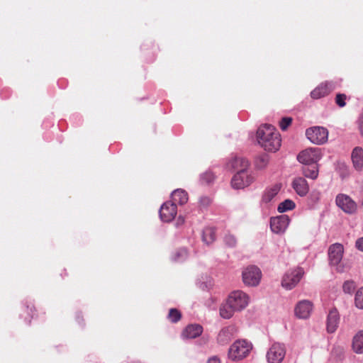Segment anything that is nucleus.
Masks as SVG:
<instances>
[{"label": "nucleus", "instance_id": "25", "mask_svg": "<svg viewBox=\"0 0 363 363\" xmlns=\"http://www.w3.org/2000/svg\"><path fill=\"white\" fill-rule=\"evenodd\" d=\"M172 199L174 203H178L183 205L188 201V194L184 190L177 189L172 192Z\"/></svg>", "mask_w": 363, "mask_h": 363}, {"label": "nucleus", "instance_id": "22", "mask_svg": "<svg viewBox=\"0 0 363 363\" xmlns=\"http://www.w3.org/2000/svg\"><path fill=\"white\" fill-rule=\"evenodd\" d=\"M352 349L356 354H363V330L358 331L353 337Z\"/></svg>", "mask_w": 363, "mask_h": 363}, {"label": "nucleus", "instance_id": "8", "mask_svg": "<svg viewBox=\"0 0 363 363\" xmlns=\"http://www.w3.org/2000/svg\"><path fill=\"white\" fill-rule=\"evenodd\" d=\"M286 354V348L284 345L275 342L269 349L267 353L268 363H281Z\"/></svg>", "mask_w": 363, "mask_h": 363}, {"label": "nucleus", "instance_id": "30", "mask_svg": "<svg viewBox=\"0 0 363 363\" xmlns=\"http://www.w3.org/2000/svg\"><path fill=\"white\" fill-rule=\"evenodd\" d=\"M269 161V159L268 155H261L256 159V161H255L256 167L259 169H263L268 164Z\"/></svg>", "mask_w": 363, "mask_h": 363}, {"label": "nucleus", "instance_id": "40", "mask_svg": "<svg viewBox=\"0 0 363 363\" xmlns=\"http://www.w3.org/2000/svg\"><path fill=\"white\" fill-rule=\"evenodd\" d=\"M208 363H220V362L218 358L213 357L208 359Z\"/></svg>", "mask_w": 363, "mask_h": 363}, {"label": "nucleus", "instance_id": "34", "mask_svg": "<svg viewBox=\"0 0 363 363\" xmlns=\"http://www.w3.org/2000/svg\"><path fill=\"white\" fill-rule=\"evenodd\" d=\"M347 96L344 94H337L335 97V103L340 107H344L346 105L345 100Z\"/></svg>", "mask_w": 363, "mask_h": 363}, {"label": "nucleus", "instance_id": "42", "mask_svg": "<svg viewBox=\"0 0 363 363\" xmlns=\"http://www.w3.org/2000/svg\"><path fill=\"white\" fill-rule=\"evenodd\" d=\"M184 223V218L179 216L177 220V225H182Z\"/></svg>", "mask_w": 363, "mask_h": 363}, {"label": "nucleus", "instance_id": "20", "mask_svg": "<svg viewBox=\"0 0 363 363\" xmlns=\"http://www.w3.org/2000/svg\"><path fill=\"white\" fill-rule=\"evenodd\" d=\"M203 332V328L199 324L189 325L182 332V336L184 338H196Z\"/></svg>", "mask_w": 363, "mask_h": 363}, {"label": "nucleus", "instance_id": "21", "mask_svg": "<svg viewBox=\"0 0 363 363\" xmlns=\"http://www.w3.org/2000/svg\"><path fill=\"white\" fill-rule=\"evenodd\" d=\"M339 323V314L336 309L329 312L327 320V330L329 333H334L337 328Z\"/></svg>", "mask_w": 363, "mask_h": 363}, {"label": "nucleus", "instance_id": "11", "mask_svg": "<svg viewBox=\"0 0 363 363\" xmlns=\"http://www.w3.org/2000/svg\"><path fill=\"white\" fill-rule=\"evenodd\" d=\"M313 303L308 300H302L297 303L294 308L296 317L299 319H307L313 311Z\"/></svg>", "mask_w": 363, "mask_h": 363}, {"label": "nucleus", "instance_id": "14", "mask_svg": "<svg viewBox=\"0 0 363 363\" xmlns=\"http://www.w3.org/2000/svg\"><path fill=\"white\" fill-rule=\"evenodd\" d=\"M177 208L175 203L171 202L164 203L160 209V216L164 222L172 221L176 216Z\"/></svg>", "mask_w": 363, "mask_h": 363}, {"label": "nucleus", "instance_id": "36", "mask_svg": "<svg viewBox=\"0 0 363 363\" xmlns=\"http://www.w3.org/2000/svg\"><path fill=\"white\" fill-rule=\"evenodd\" d=\"M187 257V251L185 249L179 250L175 255V261H182Z\"/></svg>", "mask_w": 363, "mask_h": 363}, {"label": "nucleus", "instance_id": "1", "mask_svg": "<svg viewBox=\"0 0 363 363\" xmlns=\"http://www.w3.org/2000/svg\"><path fill=\"white\" fill-rule=\"evenodd\" d=\"M257 137L259 145L267 151L276 152L281 146L280 135L271 125H261L257 130Z\"/></svg>", "mask_w": 363, "mask_h": 363}, {"label": "nucleus", "instance_id": "15", "mask_svg": "<svg viewBox=\"0 0 363 363\" xmlns=\"http://www.w3.org/2000/svg\"><path fill=\"white\" fill-rule=\"evenodd\" d=\"M351 160L354 169L357 172L363 169V148L362 147H355L351 153Z\"/></svg>", "mask_w": 363, "mask_h": 363}, {"label": "nucleus", "instance_id": "6", "mask_svg": "<svg viewBox=\"0 0 363 363\" xmlns=\"http://www.w3.org/2000/svg\"><path fill=\"white\" fill-rule=\"evenodd\" d=\"M227 299L237 312L245 309L250 302L249 296L245 292L239 290L231 292Z\"/></svg>", "mask_w": 363, "mask_h": 363}, {"label": "nucleus", "instance_id": "18", "mask_svg": "<svg viewBox=\"0 0 363 363\" xmlns=\"http://www.w3.org/2000/svg\"><path fill=\"white\" fill-rule=\"evenodd\" d=\"M236 329L235 327L230 325L223 328L218 335V342L220 344H227L234 336Z\"/></svg>", "mask_w": 363, "mask_h": 363}, {"label": "nucleus", "instance_id": "19", "mask_svg": "<svg viewBox=\"0 0 363 363\" xmlns=\"http://www.w3.org/2000/svg\"><path fill=\"white\" fill-rule=\"evenodd\" d=\"M281 188V184H274L267 187L262 195V201L264 203L271 202L279 194Z\"/></svg>", "mask_w": 363, "mask_h": 363}, {"label": "nucleus", "instance_id": "27", "mask_svg": "<svg viewBox=\"0 0 363 363\" xmlns=\"http://www.w3.org/2000/svg\"><path fill=\"white\" fill-rule=\"evenodd\" d=\"M202 239L207 245L212 243L216 239L215 230L213 228H206L203 230Z\"/></svg>", "mask_w": 363, "mask_h": 363}, {"label": "nucleus", "instance_id": "33", "mask_svg": "<svg viewBox=\"0 0 363 363\" xmlns=\"http://www.w3.org/2000/svg\"><path fill=\"white\" fill-rule=\"evenodd\" d=\"M214 174L211 172H207L203 174L201 177L203 183L209 184L214 180Z\"/></svg>", "mask_w": 363, "mask_h": 363}, {"label": "nucleus", "instance_id": "17", "mask_svg": "<svg viewBox=\"0 0 363 363\" xmlns=\"http://www.w3.org/2000/svg\"><path fill=\"white\" fill-rule=\"evenodd\" d=\"M333 89V84L330 82H324L320 84L315 89H313L311 96L314 99H318L321 97L327 96Z\"/></svg>", "mask_w": 363, "mask_h": 363}, {"label": "nucleus", "instance_id": "10", "mask_svg": "<svg viewBox=\"0 0 363 363\" xmlns=\"http://www.w3.org/2000/svg\"><path fill=\"white\" fill-rule=\"evenodd\" d=\"M335 203L346 213H354L357 208V203L347 194H339L337 195Z\"/></svg>", "mask_w": 363, "mask_h": 363}, {"label": "nucleus", "instance_id": "28", "mask_svg": "<svg viewBox=\"0 0 363 363\" xmlns=\"http://www.w3.org/2000/svg\"><path fill=\"white\" fill-rule=\"evenodd\" d=\"M295 206V203L293 201L290 199H286L279 203L277 209L280 213H283L294 209Z\"/></svg>", "mask_w": 363, "mask_h": 363}, {"label": "nucleus", "instance_id": "23", "mask_svg": "<svg viewBox=\"0 0 363 363\" xmlns=\"http://www.w3.org/2000/svg\"><path fill=\"white\" fill-rule=\"evenodd\" d=\"M237 312L234 307L227 299L226 301L221 305L220 308V315L225 319L230 318L233 314Z\"/></svg>", "mask_w": 363, "mask_h": 363}, {"label": "nucleus", "instance_id": "24", "mask_svg": "<svg viewBox=\"0 0 363 363\" xmlns=\"http://www.w3.org/2000/svg\"><path fill=\"white\" fill-rule=\"evenodd\" d=\"M303 174L309 179H315L318 176V168L317 164H304L302 168Z\"/></svg>", "mask_w": 363, "mask_h": 363}, {"label": "nucleus", "instance_id": "38", "mask_svg": "<svg viewBox=\"0 0 363 363\" xmlns=\"http://www.w3.org/2000/svg\"><path fill=\"white\" fill-rule=\"evenodd\" d=\"M211 202V200L208 197H202L200 199V204L203 206H208Z\"/></svg>", "mask_w": 363, "mask_h": 363}, {"label": "nucleus", "instance_id": "12", "mask_svg": "<svg viewBox=\"0 0 363 363\" xmlns=\"http://www.w3.org/2000/svg\"><path fill=\"white\" fill-rule=\"evenodd\" d=\"M290 219L286 215H281L274 217L270 220V228L275 233H283L285 232L289 224Z\"/></svg>", "mask_w": 363, "mask_h": 363}, {"label": "nucleus", "instance_id": "4", "mask_svg": "<svg viewBox=\"0 0 363 363\" xmlns=\"http://www.w3.org/2000/svg\"><path fill=\"white\" fill-rule=\"evenodd\" d=\"M255 181L254 175L247 170H239L232 178V187L236 189H244Z\"/></svg>", "mask_w": 363, "mask_h": 363}, {"label": "nucleus", "instance_id": "2", "mask_svg": "<svg viewBox=\"0 0 363 363\" xmlns=\"http://www.w3.org/2000/svg\"><path fill=\"white\" fill-rule=\"evenodd\" d=\"M252 348L250 342L245 340H238L229 348L228 357L233 361L242 360L249 354Z\"/></svg>", "mask_w": 363, "mask_h": 363}, {"label": "nucleus", "instance_id": "3", "mask_svg": "<svg viewBox=\"0 0 363 363\" xmlns=\"http://www.w3.org/2000/svg\"><path fill=\"white\" fill-rule=\"evenodd\" d=\"M304 274V271L301 267L291 269L283 276L281 286L287 289H294L300 281Z\"/></svg>", "mask_w": 363, "mask_h": 363}, {"label": "nucleus", "instance_id": "16", "mask_svg": "<svg viewBox=\"0 0 363 363\" xmlns=\"http://www.w3.org/2000/svg\"><path fill=\"white\" fill-rule=\"evenodd\" d=\"M291 186L296 193L300 196H305L308 193L309 186L307 181L303 177L294 178Z\"/></svg>", "mask_w": 363, "mask_h": 363}, {"label": "nucleus", "instance_id": "13", "mask_svg": "<svg viewBox=\"0 0 363 363\" xmlns=\"http://www.w3.org/2000/svg\"><path fill=\"white\" fill-rule=\"evenodd\" d=\"M344 248L342 245L340 243H335L329 247L328 257L330 264L331 265L337 266L343 256Z\"/></svg>", "mask_w": 363, "mask_h": 363}, {"label": "nucleus", "instance_id": "29", "mask_svg": "<svg viewBox=\"0 0 363 363\" xmlns=\"http://www.w3.org/2000/svg\"><path fill=\"white\" fill-rule=\"evenodd\" d=\"M354 305L359 309H363V286L359 288L354 296Z\"/></svg>", "mask_w": 363, "mask_h": 363}, {"label": "nucleus", "instance_id": "7", "mask_svg": "<svg viewBox=\"0 0 363 363\" xmlns=\"http://www.w3.org/2000/svg\"><path fill=\"white\" fill-rule=\"evenodd\" d=\"M306 135L311 143L321 145L328 140V131L323 127H312L306 130Z\"/></svg>", "mask_w": 363, "mask_h": 363}, {"label": "nucleus", "instance_id": "26", "mask_svg": "<svg viewBox=\"0 0 363 363\" xmlns=\"http://www.w3.org/2000/svg\"><path fill=\"white\" fill-rule=\"evenodd\" d=\"M231 167L235 170H237V172L239 170H247L249 167V162L248 161L242 157H235L233 160H232Z\"/></svg>", "mask_w": 363, "mask_h": 363}, {"label": "nucleus", "instance_id": "41", "mask_svg": "<svg viewBox=\"0 0 363 363\" xmlns=\"http://www.w3.org/2000/svg\"><path fill=\"white\" fill-rule=\"evenodd\" d=\"M359 128L360 133L363 136V116L360 118Z\"/></svg>", "mask_w": 363, "mask_h": 363}, {"label": "nucleus", "instance_id": "35", "mask_svg": "<svg viewBox=\"0 0 363 363\" xmlns=\"http://www.w3.org/2000/svg\"><path fill=\"white\" fill-rule=\"evenodd\" d=\"M292 122L291 118L284 117L279 122V126L282 130H286Z\"/></svg>", "mask_w": 363, "mask_h": 363}, {"label": "nucleus", "instance_id": "5", "mask_svg": "<svg viewBox=\"0 0 363 363\" xmlns=\"http://www.w3.org/2000/svg\"><path fill=\"white\" fill-rule=\"evenodd\" d=\"M244 284L249 286H257L261 280L262 272L256 266H249L242 273Z\"/></svg>", "mask_w": 363, "mask_h": 363}, {"label": "nucleus", "instance_id": "9", "mask_svg": "<svg viewBox=\"0 0 363 363\" xmlns=\"http://www.w3.org/2000/svg\"><path fill=\"white\" fill-rule=\"evenodd\" d=\"M321 158L318 148H308L301 152L297 157L298 160L303 164H316Z\"/></svg>", "mask_w": 363, "mask_h": 363}, {"label": "nucleus", "instance_id": "37", "mask_svg": "<svg viewBox=\"0 0 363 363\" xmlns=\"http://www.w3.org/2000/svg\"><path fill=\"white\" fill-rule=\"evenodd\" d=\"M225 242L230 247H234L236 245V239L232 235H227L224 238Z\"/></svg>", "mask_w": 363, "mask_h": 363}, {"label": "nucleus", "instance_id": "31", "mask_svg": "<svg viewBox=\"0 0 363 363\" xmlns=\"http://www.w3.org/2000/svg\"><path fill=\"white\" fill-rule=\"evenodd\" d=\"M168 318L171 322L177 323L181 318V313L178 310L172 308L169 310Z\"/></svg>", "mask_w": 363, "mask_h": 363}, {"label": "nucleus", "instance_id": "32", "mask_svg": "<svg viewBox=\"0 0 363 363\" xmlns=\"http://www.w3.org/2000/svg\"><path fill=\"white\" fill-rule=\"evenodd\" d=\"M355 284L352 281H346L342 286L343 291L346 294H351L355 289Z\"/></svg>", "mask_w": 363, "mask_h": 363}, {"label": "nucleus", "instance_id": "39", "mask_svg": "<svg viewBox=\"0 0 363 363\" xmlns=\"http://www.w3.org/2000/svg\"><path fill=\"white\" fill-rule=\"evenodd\" d=\"M355 246L359 250L363 252V237L357 240Z\"/></svg>", "mask_w": 363, "mask_h": 363}]
</instances>
